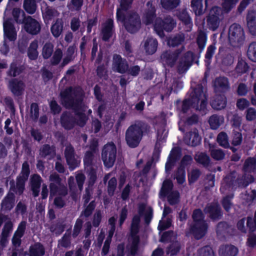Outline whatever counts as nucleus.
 <instances>
[{"instance_id": "1", "label": "nucleus", "mask_w": 256, "mask_h": 256, "mask_svg": "<svg viewBox=\"0 0 256 256\" xmlns=\"http://www.w3.org/2000/svg\"><path fill=\"white\" fill-rule=\"evenodd\" d=\"M84 94L82 88L78 86L66 87L60 94V104L66 108L73 110L78 118L76 124L81 127L84 126L88 120L84 108Z\"/></svg>"}, {"instance_id": "2", "label": "nucleus", "mask_w": 256, "mask_h": 256, "mask_svg": "<svg viewBox=\"0 0 256 256\" xmlns=\"http://www.w3.org/2000/svg\"><path fill=\"white\" fill-rule=\"evenodd\" d=\"M180 102V100L176 101V106L184 114L188 112L191 107L199 111L200 114L202 116L206 114L208 112L207 108L208 97L204 93V88L202 84H197L193 88L190 94V98L184 99L180 108L178 104Z\"/></svg>"}, {"instance_id": "3", "label": "nucleus", "mask_w": 256, "mask_h": 256, "mask_svg": "<svg viewBox=\"0 0 256 256\" xmlns=\"http://www.w3.org/2000/svg\"><path fill=\"white\" fill-rule=\"evenodd\" d=\"M150 126L146 121L138 120L128 127L126 132L125 139L130 148H136L140 144L144 135L150 132Z\"/></svg>"}, {"instance_id": "4", "label": "nucleus", "mask_w": 256, "mask_h": 256, "mask_svg": "<svg viewBox=\"0 0 256 256\" xmlns=\"http://www.w3.org/2000/svg\"><path fill=\"white\" fill-rule=\"evenodd\" d=\"M30 172L29 164L28 161H24L22 164L21 171L16 178V183L14 180H11L10 182V191L14 192L19 196L22 194Z\"/></svg>"}, {"instance_id": "5", "label": "nucleus", "mask_w": 256, "mask_h": 256, "mask_svg": "<svg viewBox=\"0 0 256 256\" xmlns=\"http://www.w3.org/2000/svg\"><path fill=\"white\" fill-rule=\"evenodd\" d=\"M116 19L117 22H120L123 24L126 30L130 34L136 32L142 26L140 16L134 11H131L126 14H124L122 18Z\"/></svg>"}, {"instance_id": "6", "label": "nucleus", "mask_w": 256, "mask_h": 256, "mask_svg": "<svg viewBox=\"0 0 256 256\" xmlns=\"http://www.w3.org/2000/svg\"><path fill=\"white\" fill-rule=\"evenodd\" d=\"M176 24L174 18L168 15L164 18L158 17L154 20V29L156 34L161 38L165 36L164 32H171L176 27Z\"/></svg>"}, {"instance_id": "7", "label": "nucleus", "mask_w": 256, "mask_h": 256, "mask_svg": "<svg viewBox=\"0 0 256 256\" xmlns=\"http://www.w3.org/2000/svg\"><path fill=\"white\" fill-rule=\"evenodd\" d=\"M4 44L0 48V52L4 54H7L9 52V46L6 42H14L17 38V32L14 24L8 20H5L3 24Z\"/></svg>"}, {"instance_id": "8", "label": "nucleus", "mask_w": 256, "mask_h": 256, "mask_svg": "<svg viewBox=\"0 0 256 256\" xmlns=\"http://www.w3.org/2000/svg\"><path fill=\"white\" fill-rule=\"evenodd\" d=\"M228 40L230 44L234 46H238L243 44L245 40V34L244 29L236 23L232 24L228 30Z\"/></svg>"}, {"instance_id": "9", "label": "nucleus", "mask_w": 256, "mask_h": 256, "mask_svg": "<svg viewBox=\"0 0 256 256\" xmlns=\"http://www.w3.org/2000/svg\"><path fill=\"white\" fill-rule=\"evenodd\" d=\"M140 216L143 217L145 223L148 224L152 216V209H140L138 214H136L134 216L130 226L132 236H138L137 234L139 232Z\"/></svg>"}, {"instance_id": "10", "label": "nucleus", "mask_w": 256, "mask_h": 256, "mask_svg": "<svg viewBox=\"0 0 256 256\" xmlns=\"http://www.w3.org/2000/svg\"><path fill=\"white\" fill-rule=\"evenodd\" d=\"M116 147L114 142L105 144L102 152V159L105 167L112 168L116 160Z\"/></svg>"}, {"instance_id": "11", "label": "nucleus", "mask_w": 256, "mask_h": 256, "mask_svg": "<svg viewBox=\"0 0 256 256\" xmlns=\"http://www.w3.org/2000/svg\"><path fill=\"white\" fill-rule=\"evenodd\" d=\"M64 155L66 164L70 170H73L79 166L80 160L76 157L75 150L70 144L66 146Z\"/></svg>"}, {"instance_id": "12", "label": "nucleus", "mask_w": 256, "mask_h": 256, "mask_svg": "<svg viewBox=\"0 0 256 256\" xmlns=\"http://www.w3.org/2000/svg\"><path fill=\"white\" fill-rule=\"evenodd\" d=\"M208 224L206 221L193 222L190 226V232L195 239L199 240L207 233Z\"/></svg>"}, {"instance_id": "13", "label": "nucleus", "mask_w": 256, "mask_h": 256, "mask_svg": "<svg viewBox=\"0 0 256 256\" xmlns=\"http://www.w3.org/2000/svg\"><path fill=\"white\" fill-rule=\"evenodd\" d=\"M22 24H24L25 31L32 36L37 35L41 30L40 24L31 16L24 17V22Z\"/></svg>"}, {"instance_id": "14", "label": "nucleus", "mask_w": 256, "mask_h": 256, "mask_svg": "<svg viewBox=\"0 0 256 256\" xmlns=\"http://www.w3.org/2000/svg\"><path fill=\"white\" fill-rule=\"evenodd\" d=\"M220 11V8L218 6H213L210 10L206 18L207 25L210 30L214 31L218 27Z\"/></svg>"}, {"instance_id": "15", "label": "nucleus", "mask_w": 256, "mask_h": 256, "mask_svg": "<svg viewBox=\"0 0 256 256\" xmlns=\"http://www.w3.org/2000/svg\"><path fill=\"white\" fill-rule=\"evenodd\" d=\"M156 8L153 4V1L148 0L146 4V8L143 14V20L146 25L153 24L156 18Z\"/></svg>"}, {"instance_id": "16", "label": "nucleus", "mask_w": 256, "mask_h": 256, "mask_svg": "<svg viewBox=\"0 0 256 256\" xmlns=\"http://www.w3.org/2000/svg\"><path fill=\"white\" fill-rule=\"evenodd\" d=\"M195 59L194 54L191 51H188L180 58L178 66V70L182 73L188 70L192 65Z\"/></svg>"}, {"instance_id": "17", "label": "nucleus", "mask_w": 256, "mask_h": 256, "mask_svg": "<svg viewBox=\"0 0 256 256\" xmlns=\"http://www.w3.org/2000/svg\"><path fill=\"white\" fill-rule=\"evenodd\" d=\"M115 32L114 20L112 18H108L102 25L101 35L102 40L108 42L112 36Z\"/></svg>"}, {"instance_id": "18", "label": "nucleus", "mask_w": 256, "mask_h": 256, "mask_svg": "<svg viewBox=\"0 0 256 256\" xmlns=\"http://www.w3.org/2000/svg\"><path fill=\"white\" fill-rule=\"evenodd\" d=\"M128 62L126 58L118 54H114L112 57V68L114 72L120 74L126 73L128 68Z\"/></svg>"}, {"instance_id": "19", "label": "nucleus", "mask_w": 256, "mask_h": 256, "mask_svg": "<svg viewBox=\"0 0 256 256\" xmlns=\"http://www.w3.org/2000/svg\"><path fill=\"white\" fill-rule=\"evenodd\" d=\"M8 86L14 96H20L23 94L26 86L22 80L14 78L8 82Z\"/></svg>"}, {"instance_id": "20", "label": "nucleus", "mask_w": 256, "mask_h": 256, "mask_svg": "<svg viewBox=\"0 0 256 256\" xmlns=\"http://www.w3.org/2000/svg\"><path fill=\"white\" fill-rule=\"evenodd\" d=\"M61 126L66 130H72L76 125V119L67 111L64 112L60 118Z\"/></svg>"}, {"instance_id": "21", "label": "nucleus", "mask_w": 256, "mask_h": 256, "mask_svg": "<svg viewBox=\"0 0 256 256\" xmlns=\"http://www.w3.org/2000/svg\"><path fill=\"white\" fill-rule=\"evenodd\" d=\"M214 88L215 92L224 94L230 88V84L228 78L225 76L216 78L214 82Z\"/></svg>"}, {"instance_id": "22", "label": "nucleus", "mask_w": 256, "mask_h": 256, "mask_svg": "<svg viewBox=\"0 0 256 256\" xmlns=\"http://www.w3.org/2000/svg\"><path fill=\"white\" fill-rule=\"evenodd\" d=\"M237 188H238L237 178L234 174L230 173L223 178L220 190L223 192L224 190H236Z\"/></svg>"}, {"instance_id": "23", "label": "nucleus", "mask_w": 256, "mask_h": 256, "mask_svg": "<svg viewBox=\"0 0 256 256\" xmlns=\"http://www.w3.org/2000/svg\"><path fill=\"white\" fill-rule=\"evenodd\" d=\"M201 140L200 136L196 131L187 132L184 136V143L187 146L192 147L198 146L200 144Z\"/></svg>"}, {"instance_id": "24", "label": "nucleus", "mask_w": 256, "mask_h": 256, "mask_svg": "<svg viewBox=\"0 0 256 256\" xmlns=\"http://www.w3.org/2000/svg\"><path fill=\"white\" fill-rule=\"evenodd\" d=\"M49 188L50 198H52L56 195L64 197L68 194V188L64 184H60L58 186L54 183L50 182Z\"/></svg>"}, {"instance_id": "25", "label": "nucleus", "mask_w": 256, "mask_h": 256, "mask_svg": "<svg viewBox=\"0 0 256 256\" xmlns=\"http://www.w3.org/2000/svg\"><path fill=\"white\" fill-rule=\"evenodd\" d=\"M42 178L38 174H33L30 180V190L32 196L36 198L38 196L42 182Z\"/></svg>"}, {"instance_id": "26", "label": "nucleus", "mask_w": 256, "mask_h": 256, "mask_svg": "<svg viewBox=\"0 0 256 256\" xmlns=\"http://www.w3.org/2000/svg\"><path fill=\"white\" fill-rule=\"evenodd\" d=\"M227 104V98L224 94H216L210 102L212 107L215 110L224 108Z\"/></svg>"}, {"instance_id": "27", "label": "nucleus", "mask_w": 256, "mask_h": 256, "mask_svg": "<svg viewBox=\"0 0 256 256\" xmlns=\"http://www.w3.org/2000/svg\"><path fill=\"white\" fill-rule=\"evenodd\" d=\"M133 2L134 0H120V7L116 9V18H124L125 12L131 8Z\"/></svg>"}, {"instance_id": "28", "label": "nucleus", "mask_w": 256, "mask_h": 256, "mask_svg": "<svg viewBox=\"0 0 256 256\" xmlns=\"http://www.w3.org/2000/svg\"><path fill=\"white\" fill-rule=\"evenodd\" d=\"M56 154V147L49 144H43L40 149V155L42 158H54Z\"/></svg>"}, {"instance_id": "29", "label": "nucleus", "mask_w": 256, "mask_h": 256, "mask_svg": "<svg viewBox=\"0 0 256 256\" xmlns=\"http://www.w3.org/2000/svg\"><path fill=\"white\" fill-rule=\"evenodd\" d=\"M242 170L244 173L251 174L256 172V158L248 157L244 161Z\"/></svg>"}, {"instance_id": "30", "label": "nucleus", "mask_w": 256, "mask_h": 256, "mask_svg": "<svg viewBox=\"0 0 256 256\" xmlns=\"http://www.w3.org/2000/svg\"><path fill=\"white\" fill-rule=\"evenodd\" d=\"M247 26L250 33L256 36V15L254 12H248L246 15Z\"/></svg>"}, {"instance_id": "31", "label": "nucleus", "mask_w": 256, "mask_h": 256, "mask_svg": "<svg viewBox=\"0 0 256 256\" xmlns=\"http://www.w3.org/2000/svg\"><path fill=\"white\" fill-rule=\"evenodd\" d=\"M176 14L178 19L180 20L183 24L188 26L190 30L192 28V18L186 9L177 10Z\"/></svg>"}, {"instance_id": "32", "label": "nucleus", "mask_w": 256, "mask_h": 256, "mask_svg": "<svg viewBox=\"0 0 256 256\" xmlns=\"http://www.w3.org/2000/svg\"><path fill=\"white\" fill-rule=\"evenodd\" d=\"M158 42L156 38H148L144 44V48L148 54H154L158 48Z\"/></svg>"}, {"instance_id": "33", "label": "nucleus", "mask_w": 256, "mask_h": 256, "mask_svg": "<svg viewBox=\"0 0 256 256\" xmlns=\"http://www.w3.org/2000/svg\"><path fill=\"white\" fill-rule=\"evenodd\" d=\"M218 252L220 256H236L238 249L233 245H222L220 246Z\"/></svg>"}, {"instance_id": "34", "label": "nucleus", "mask_w": 256, "mask_h": 256, "mask_svg": "<svg viewBox=\"0 0 256 256\" xmlns=\"http://www.w3.org/2000/svg\"><path fill=\"white\" fill-rule=\"evenodd\" d=\"M44 247L40 242H36L29 248L28 256H44Z\"/></svg>"}, {"instance_id": "35", "label": "nucleus", "mask_w": 256, "mask_h": 256, "mask_svg": "<svg viewBox=\"0 0 256 256\" xmlns=\"http://www.w3.org/2000/svg\"><path fill=\"white\" fill-rule=\"evenodd\" d=\"M254 180V176L248 173H244L237 178L238 188H246Z\"/></svg>"}, {"instance_id": "36", "label": "nucleus", "mask_w": 256, "mask_h": 256, "mask_svg": "<svg viewBox=\"0 0 256 256\" xmlns=\"http://www.w3.org/2000/svg\"><path fill=\"white\" fill-rule=\"evenodd\" d=\"M15 198L14 192H9L2 200L1 208H14L15 204Z\"/></svg>"}, {"instance_id": "37", "label": "nucleus", "mask_w": 256, "mask_h": 256, "mask_svg": "<svg viewBox=\"0 0 256 256\" xmlns=\"http://www.w3.org/2000/svg\"><path fill=\"white\" fill-rule=\"evenodd\" d=\"M64 28V22L61 18H57L50 28L52 36L57 38L62 34Z\"/></svg>"}, {"instance_id": "38", "label": "nucleus", "mask_w": 256, "mask_h": 256, "mask_svg": "<svg viewBox=\"0 0 256 256\" xmlns=\"http://www.w3.org/2000/svg\"><path fill=\"white\" fill-rule=\"evenodd\" d=\"M194 159L196 162L202 164L204 168H208L210 166V158L205 152H200L196 154Z\"/></svg>"}, {"instance_id": "39", "label": "nucleus", "mask_w": 256, "mask_h": 256, "mask_svg": "<svg viewBox=\"0 0 256 256\" xmlns=\"http://www.w3.org/2000/svg\"><path fill=\"white\" fill-rule=\"evenodd\" d=\"M84 164L86 168L94 166L98 168L96 162H94V154L92 152H86L84 154Z\"/></svg>"}, {"instance_id": "40", "label": "nucleus", "mask_w": 256, "mask_h": 256, "mask_svg": "<svg viewBox=\"0 0 256 256\" xmlns=\"http://www.w3.org/2000/svg\"><path fill=\"white\" fill-rule=\"evenodd\" d=\"M203 1L204 0H192L190 6L196 16H200L204 13Z\"/></svg>"}, {"instance_id": "41", "label": "nucleus", "mask_w": 256, "mask_h": 256, "mask_svg": "<svg viewBox=\"0 0 256 256\" xmlns=\"http://www.w3.org/2000/svg\"><path fill=\"white\" fill-rule=\"evenodd\" d=\"M174 185L170 180H165L162 183L160 194L162 197H166L170 192H172Z\"/></svg>"}, {"instance_id": "42", "label": "nucleus", "mask_w": 256, "mask_h": 256, "mask_svg": "<svg viewBox=\"0 0 256 256\" xmlns=\"http://www.w3.org/2000/svg\"><path fill=\"white\" fill-rule=\"evenodd\" d=\"M97 168L91 166L87 168V174L88 177V186L89 188L92 187L97 180Z\"/></svg>"}, {"instance_id": "43", "label": "nucleus", "mask_w": 256, "mask_h": 256, "mask_svg": "<svg viewBox=\"0 0 256 256\" xmlns=\"http://www.w3.org/2000/svg\"><path fill=\"white\" fill-rule=\"evenodd\" d=\"M38 42L36 40L32 41L30 45L28 50V56L30 60H36L38 56Z\"/></svg>"}, {"instance_id": "44", "label": "nucleus", "mask_w": 256, "mask_h": 256, "mask_svg": "<svg viewBox=\"0 0 256 256\" xmlns=\"http://www.w3.org/2000/svg\"><path fill=\"white\" fill-rule=\"evenodd\" d=\"M232 228L226 222H220L216 226V233L219 235L225 236L232 232Z\"/></svg>"}, {"instance_id": "45", "label": "nucleus", "mask_w": 256, "mask_h": 256, "mask_svg": "<svg viewBox=\"0 0 256 256\" xmlns=\"http://www.w3.org/2000/svg\"><path fill=\"white\" fill-rule=\"evenodd\" d=\"M224 118L217 114H212L208 120V123L212 130H216L223 122Z\"/></svg>"}, {"instance_id": "46", "label": "nucleus", "mask_w": 256, "mask_h": 256, "mask_svg": "<svg viewBox=\"0 0 256 256\" xmlns=\"http://www.w3.org/2000/svg\"><path fill=\"white\" fill-rule=\"evenodd\" d=\"M12 15L16 22L18 24H22L24 22V18L27 17L22 10L16 8L12 10Z\"/></svg>"}, {"instance_id": "47", "label": "nucleus", "mask_w": 256, "mask_h": 256, "mask_svg": "<svg viewBox=\"0 0 256 256\" xmlns=\"http://www.w3.org/2000/svg\"><path fill=\"white\" fill-rule=\"evenodd\" d=\"M207 40V35L206 34L204 31L201 30L197 37L196 43L200 50V52H202L206 44Z\"/></svg>"}, {"instance_id": "48", "label": "nucleus", "mask_w": 256, "mask_h": 256, "mask_svg": "<svg viewBox=\"0 0 256 256\" xmlns=\"http://www.w3.org/2000/svg\"><path fill=\"white\" fill-rule=\"evenodd\" d=\"M23 8L26 12L34 14L36 10V4L35 0H24Z\"/></svg>"}, {"instance_id": "49", "label": "nucleus", "mask_w": 256, "mask_h": 256, "mask_svg": "<svg viewBox=\"0 0 256 256\" xmlns=\"http://www.w3.org/2000/svg\"><path fill=\"white\" fill-rule=\"evenodd\" d=\"M71 245L70 232L67 230L61 239L58 241V247L68 248Z\"/></svg>"}, {"instance_id": "50", "label": "nucleus", "mask_w": 256, "mask_h": 256, "mask_svg": "<svg viewBox=\"0 0 256 256\" xmlns=\"http://www.w3.org/2000/svg\"><path fill=\"white\" fill-rule=\"evenodd\" d=\"M216 141L220 146L225 148L230 147L228 136L226 133L224 132H222L218 134Z\"/></svg>"}, {"instance_id": "51", "label": "nucleus", "mask_w": 256, "mask_h": 256, "mask_svg": "<svg viewBox=\"0 0 256 256\" xmlns=\"http://www.w3.org/2000/svg\"><path fill=\"white\" fill-rule=\"evenodd\" d=\"M222 8L226 13L230 12L234 8L239 0H222Z\"/></svg>"}, {"instance_id": "52", "label": "nucleus", "mask_w": 256, "mask_h": 256, "mask_svg": "<svg viewBox=\"0 0 256 256\" xmlns=\"http://www.w3.org/2000/svg\"><path fill=\"white\" fill-rule=\"evenodd\" d=\"M180 0H161L162 8L166 10H172L180 4Z\"/></svg>"}, {"instance_id": "53", "label": "nucleus", "mask_w": 256, "mask_h": 256, "mask_svg": "<svg viewBox=\"0 0 256 256\" xmlns=\"http://www.w3.org/2000/svg\"><path fill=\"white\" fill-rule=\"evenodd\" d=\"M181 248V244L178 241H175L172 243L167 248L166 252L170 256L176 255Z\"/></svg>"}, {"instance_id": "54", "label": "nucleus", "mask_w": 256, "mask_h": 256, "mask_svg": "<svg viewBox=\"0 0 256 256\" xmlns=\"http://www.w3.org/2000/svg\"><path fill=\"white\" fill-rule=\"evenodd\" d=\"M54 52V45L50 42H46L42 50V56L44 59L49 58Z\"/></svg>"}, {"instance_id": "55", "label": "nucleus", "mask_w": 256, "mask_h": 256, "mask_svg": "<svg viewBox=\"0 0 256 256\" xmlns=\"http://www.w3.org/2000/svg\"><path fill=\"white\" fill-rule=\"evenodd\" d=\"M202 173L198 168L192 169L188 174V182L189 184H192L196 182L200 177Z\"/></svg>"}, {"instance_id": "56", "label": "nucleus", "mask_w": 256, "mask_h": 256, "mask_svg": "<svg viewBox=\"0 0 256 256\" xmlns=\"http://www.w3.org/2000/svg\"><path fill=\"white\" fill-rule=\"evenodd\" d=\"M22 66H18L16 62H12L10 65V69L8 72V75L15 77L20 74L23 71Z\"/></svg>"}, {"instance_id": "57", "label": "nucleus", "mask_w": 256, "mask_h": 256, "mask_svg": "<svg viewBox=\"0 0 256 256\" xmlns=\"http://www.w3.org/2000/svg\"><path fill=\"white\" fill-rule=\"evenodd\" d=\"M247 56L252 62H256V42H252L248 46Z\"/></svg>"}, {"instance_id": "58", "label": "nucleus", "mask_w": 256, "mask_h": 256, "mask_svg": "<svg viewBox=\"0 0 256 256\" xmlns=\"http://www.w3.org/2000/svg\"><path fill=\"white\" fill-rule=\"evenodd\" d=\"M249 66L242 58L239 59L236 68V70L239 74H244L248 72Z\"/></svg>"}, {"instance_id": "59", "label": "nucleus", "mask_w": 256, "mask_h": 256, "mask_svg": "<svg viewBox=\"0 0 256 256\" xmlns=\"http://www.w3.org/2000/svg\"><path fill=\"white\" fill-rule=\"evenodd\" d=\"M62 58V51L60 48H56L50 59V64L56 66L60 64Z\"/></svg>"}, {"instance_id": "60", "label": "nucleus", "mask_w": 256, "mask_h": 256, "mask_svg": "<svg viewBox=\"0 0 256 256\" xmlns=\"http://www.w3.org/2000/svg\"><path fill=\"white\" fill-rule=\"evenodd\" d=\"M181 154L180 148L178 146L174 147L172 149L168 159L173 161V162H176L180 159Z\"/></svg>"}, {"instance_id": "61", "label": "nucleus", "mask_w": 256, "mask_h": 256, "mask_svg": "<svg viewBox=\"0 0 256 256\" xmlns=\"http://www.w3.org/2000/svg\"><path fill=\"white\" fill-rule=\"evenodd\" d=\"M117 180L115 177L112 178L108 182L107 192L109 196H112L114 195L117 186Z\"/></svg>"}, {"instance_id": "62", "label": "nucleus", "mask_w": 256, "mask_h": 256, "mask_svg": "<svg viewBox=\"0 0 256 256\" xmlns=\"http://www.w3.org/2000/svg\"><path fill=\"white\" fill-rule=\"evenodd\" d=\"M184 40V36L178 34L174 36L173 38H169L168 40L167 44L170 46L175 47L180 44Z\"/></svg>"}, {"instance_id": "63", "label": "nucleus", "mask_w": 256, "mask_h": 256, "mask_svg": "<svg viewBox=\"0 0 256 256\" xmlns=\"http://www.w3.org/2000/svg\"><path fill=\"white\" fill-rule=\"evenodd\" d=\"M174 178L178 184H183L186 181V170L178 167L174 174Z\"/></svg>"}, {"instance_id": "64", "label": "nucleus", "mask_w": 256, "mask_h": 256, "mask_svg": "<svg viewBox=\"0 0 256 256\" xmlns=\"http://www.w3.org/2000/svg\"><path fill=\"white\" fill-rule=\"evenodd\" d=\"M196 256H214V254L212 249L206 246L198 250Z\"/></svg>"}]
</instances>
